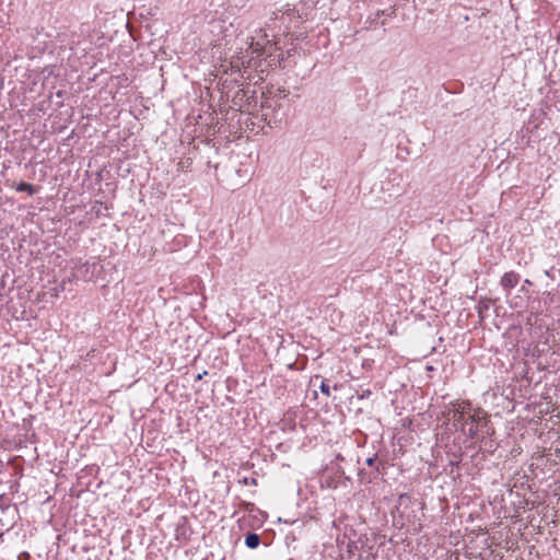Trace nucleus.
I'll use <instances>...</instances> for the list:
<instances>
[{
  "label": "nucleus",
  "instance_id": "nucleus-1",
  "mask_svg": "<svg viewBox=\"0 0 560 560\" xmlns=\"http://www.w3.org/2000/svg\"><path fill=\"white\" fill-rule=\"evenodd\" d=\"M520 281V276L514 271H509L503 275L501 278V285L504 290H510L517 285Z\"/></svg>",
  "mask_w": 560,
  "mask_h": 560
},
{
  "label": "nucleus",
  "instance_id": "nucleus-2",
  "mask_svg": "<svg viewBox=\"0 0 560 560\" xmlns=\"http://www.w3.org/2000/svg\"><path fill=\"white\" fill-rule=\"evenodd\" d=\"M210 27L211 33H213L215 36L220 37L225 35L226 28L224 27L223 21L212 20L210 22Z\"/></svg>",
  "mask_w": 560,
  "mask_h": 560
},
{
  "label": "nucleus",
  "instance_id": "nucleus-3",
  "mask_svg": "<svg viewBox=\"0 0 560 560\" xmlns=\"http://www.w3.org/2000/svg\"><path fill=\"white\" fill-rule=\"evenodd\" d=\"M16 191H26L28 195H34L37 189L34 185L25 182H21L15 186Z\"/></svg>",
  "mask_w": 560,
  "mask_h": 560
},
{
  "label": "nucleus",
  "instance_id": "nucleus-4",
  "mask_svg": "<svg viewBox=\"0 0 560 560\" xmlns=\"http://www.w3.org/2000/svg\"><path fill=\"white\" fill-rule=\"evenodd\" d=\"M259 541H260V538L257 534H248L245 537V545L252 549L258 547Z\"/></svg>",
  "mask_w": 560,
  "mask_h": 560
},
{
  "label": "nucleus",
  "instance_id": "nucleus-5",
  "mask_svg": "<svg viewBox=\"0 0 560 560\" xmlns=\"http://www.w3.org/2000/svg\"><path fill=\"white\" fill-rule=\"evenodd\" d=\"M319 388H320V392L323 394H325L326 396L330 395L329 386H328V384L325 381H322Z\"/></svg>",
  "mask_w": 560,
  "mask_h": 560
},
{
  "label": "nucleus",
  "instance_id": "nucleus-6",
  "mask_svg": "<svg viewBox=\"0 0 560 560\" xmlns=\"http://www.w3.org/2000/svg\"><path fill=\"white\" fill-rule=\"evenodd\" d=\"M477 433V429L475 427H470L468 430V435L474 438Z\"/></svg>",
  "mask_w": 560,
  "mask_h": 560
},
{
  "label": "nucleus",
  "instance_id": "nucleus-7",
  "mask_svg": "<svg viewBox=\"0 0 560 560\" xmlns=\"http://www.w3.org/2000/svg\"><path fill=\"white\" fill-rule=\"evenodd\" d=\"M464 412H465V408H464V407H462V410L459 411V416H458V418H456L455 420H456V421H460V419L463 418Z\"/></svg>",
  "mask_w": 560,
  "mask_h": 560
},
{
  "label": "nucleus",
  "instance_id": "nucleus-8",
  "mask_svg": "<svg viewBox=\"0 0 560 560\" xmlns=\"http://www.w3.org/2000/svg\"><path fill=\"white\" fill-rule=\"evenodd\" d=\"M470 418H471V421L475 422V421H477V419L480 418V416L479 415H474V416H470Z\"/></svg>",
  "mask_w": 560,
  "mask_h": 560
},
{
  "label": "nucleus",
  "instance_id": "nucleus-9",
  "mask_svg": "<svg viewBox=\"0 0 560 560\" xmlns=\"http://www.w3.org/2000/svg\"><path fill=\"white\" fill-rule=\"evenodd\" d=\"M366 463H368V465H370V466H371V465L373 464V459H372V458H369V459L366 460Z\"/></svg>",
  "mask_w": 560,
  "mask_h": 560
}]
</instances>
